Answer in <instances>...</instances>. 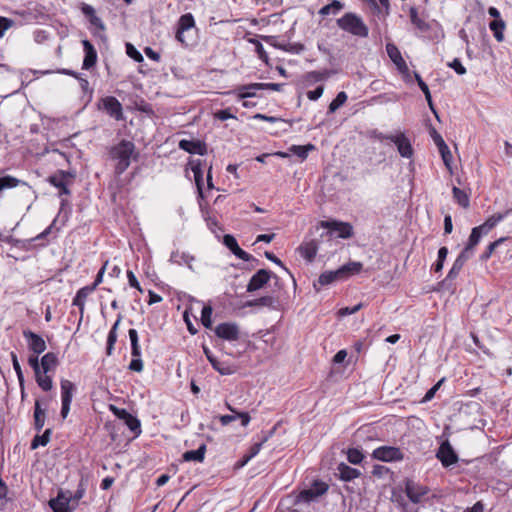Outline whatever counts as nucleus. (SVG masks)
Instances as JSON below:
<instances>
[{
    "mask_svg": "<svg viewBox=\"0 0 512 512\" xmlns=\"http://www.w3.org/2000/svg\"><path fill=\"white\" fill-rule=\"evenodd\" d=\"M386 52L391 59V61L397 66L398 70L402 73H405L408 71V66L403 59L400 50L398 47L393 43H387L386 44Z\"/></svg>",
    "mask_w": 512,
    "mask_h": 512,
    "instance_id": "17",
    "label": "nucleus"
},
{
    "mask_svg": "<svg viewBox=\"0 0 512 512\" xmlns=\"http://www.w3.org/2000/svg\"><path fill=\"white\" fill-rule=\"evenodd\" d=\"M277 300L272 296H262L258 299H255L249 302V306H266V307H275Z\"/></svg>",
    "mask_w": 512,
    "mask_h": 512,
    "instance_id": "48",
    "label": "nucleus"
},
{
    "mask_svg": "<svg viewBox=\"0 0 512 512\" xmlns=\"http://www.w3.org/2000/svg\"><path fill=\"white\" fill-rule=\"evenodd\" d=\"M503 220V216L499 215V213H495L491 215L487 220L479 225V227L488 234L499 222Z\"/></svg>",
    "mask_w": 512,
    "mask_h": 512,
    "instance_id": "42",
    "label": "nucleus"
},
{
    "mask_svg": "<svg viewBox=\"0 0 512 512\" xmlns=\"http://www.w3.org/2000/svg\"><path fill=\"white\" fill-rule=\"evenodd\" d=\"M233 254L241 259V260H244V261H255L257 262V259H255L251 254L247 253L246 251H244L243 249H241L240 247H238L234 252Z\"/></svg>",
    "mask_w": 512,
    "mask_h": 512,
    "instance_id": "59",
    "label": "nucleus"
},
{
    "mask_svg": "<svg viewBox=\"0 0 512 512\" xmlns=\"http://www.w3.org/2000/svg\"><path fill=\"white\" fill-rule=\"evenodd\" d=\"M81 12L84 14V16L89 20L92 17L96 16V11L93 8V6L87 4V3H81L80 6Z\"/></svg>",
    "mask_w": 512,
    "mask_h": 512,
    "instance_id": "61",
    "label": "nucleus"
},
{
    "mask_svg": "<svg viewBox=\"0 0 512 512\" xmlns=\"http://www.w3.org/2000/svg\"><path fill=\"white\" fill-rule=\"evenodd\" d=\"M110 410L113 412V414L118 417L119 419L125 421L130 416V413L124 409V408H118L114 405H110Z\"/></svg>",
    "mask_w": 512,
    "mask_h": 512,
    "instance_id": "58",
    "label": "nucleus"
},
{
    "mask_svg": "<svg viewBox=\"0 0 512 512\" xmlns=\"http://www.w3.org/2000/svg\"><path fill=\"white\" fill-rule=\"evenodd\" d=\"M284 84L282 83H254V86L251 88L260 89V90H273V91H281Z\"/></svg>",
    "mask_w": 512,
    "mask_h": 512,
    "instance_id": "52",
    "label": "nucleus"
},
{
    "mask_svg": "<svg viewBox=\"0 0 512 512\" xmlns=\"http://www.w3.org/2000/svg\"><path fill=\"white\" fill-rule=\"evenodd\" d=\"M179 148L190 154L205 155L207 153V146L200 140H187L182 139L178 144Z\"/></svg>",
    "mask_w": 512,
    "mask_h": 512,
    "instance_id": "15",
    "label": "nucleus"
},
{
    "mask_svg": "<svg viewBox=\"0 0 512 512\" xmlns=\"http://www.w3.org/2000/svg\"><path fill=\"white\" fill-rule=\"evenodd\" d=\"M278 279V277L267 269L258 270L251 278L247 285V292H254L264 287L271 279Z\"/></svg>",
    "mask_w": 512,
    "mask_h": 512,
    "instance_id": "11",
    "label": "nucleus"
},
{
    "mask_svg": "<svg viewBox=\"0 0 512 512\" xmlns=\"http://www.w3.org/2000/svg\"><path fill=\"white\" fill-rule=\"evenodd\" d=\"M344 4L338 0H333L330 4L323 6L319 10V14L322 16L329 15L330 13L336 14L338 11L343 9Z\"/></svg>",
    "mask_w": 512,
    "mask_h": 512,
    "instance_id": "45",
    "label": "nucleus"
},
{
    "mask_svg": "<svg viewBox=\"0 0 512 512\" xmlns=\"http://www.w3.org/2000/svg\"><path fill=\"white\" fill-rule=\"evenodd\" d=\"M252 86H254V83L240 85V86H237L231 93L236 95V97L238 99H246V98L256 97L257 91H260V89L251 88Z\"/></svg>",
    "mask_w": 512,
    "mask_h": 512,
    "instance_id": "30",
    "label": "nucleus"
},
{
    "mask_svg": "<svg viewBox=\"0 0 512 512\" xmlns=\"http://www.w3.org/2000/svg\"><path fill=\"white\" fill-rule=\"evenodd\" d=\"M281 48H282V51L298 54L304 50V45L301 43H294V44L287 43V45L282 46Z\"/></svg>",
    "mask_w": 512,
    "mask_h": 512,
    "instance_id": "57",
    "label": "nucleus"
},
{
    "mask_svg": "<svg viewBox=\"0 0 512 512\" xmlns=\"http://www.w3.org/2000/svg\"><path fill=\"white\" fill-rule=\"evenodd\" d=\"M126 53L136 62L140 63L143 61L142 54L131 43H126Z\"/></svg>",
    "mask_w": 512,
    "mask_h": 512,
    "instance_id": "53",
    "label": "nucleus"
},
{
    "mask_svg": "<svg viewBox=\"0 0 512 512\" xmlns=\"http://www.w3.org/2000/svg\"><path fill=\"white\" fill-rule=\"evenodd\" d=\"M337 471L339 479L345 482L352 481L361 475L358 469L352 468L343 462L337 466Z\"/></svg>",
    "mask_w": 512,
    "mask_h": 512,
    "instance_id": "25",
    "label": "nucleus"
},
{
    "mask_svg": "<svg viewBox=\"0 0 512 512\" xmlns=\"http://www.w3.org/2000/svg\"><path fill=\"white\" fill-rule=\"evenodd\" d=\"M314 149H315V146L313 144H307V145H292L289 150L294 155H296L300 159L304 160L307 158L308 153Z\"/></svg>",
    "mask_w": 512,
    "mask_h": 512,
    "instance_id": "38",
    "label": "nucleus"
},
{
    "mask_svg": "<svg viewBox=\"0 0 512 512\" xmlns=\"http://www.w3.org/2000/svg\"><path fill=\"white\" fill-rule=\"evenodd\" d=\"M298 251L303 258L312 262L317 254L318 244L315 240L303 243L299 246Z\"/></svg>",
    "mask_w": 512,
    "mask_h": 512,
    "instance_id": "26",
    "label": "nucleus"
},
{
    "mask_svg": "<svg viewBox=\"0 0 512 512\" xmlns=\"http://www.w3.org/2000/svg\"><path fill=\"white\" fill-rule=\"evenodd\" d=\"M129 339L131 342V355L132 357H141V349L139 346L138 332L135 329L128 331Z\"/></svg>",
    "mask_w": 512,
    "mask_h": 512,
    "instance_id": "39",
    "label": "nucleus"
},
{
    "mask_svg": "<svg viewBox=\"0 0 512 512\" xmlns=\"http://www.w3.org/2000/svg\"><path fill=\"white\" fill-rule=\"evenodd\" d=\"M453 199L462 207L468 208L470 206L469 195L462 189L453 186L452 188Z\"/></svg>",
    "mask_w": 512,
    "mask_h": 512,
    "instance_id": "35",
    "label": "nucleus"
},
{
    "mask_svg": "<svg viewBox=\"0 0 512 512\" xmlns=\"http://www.w3.org/2000/svg\"><path fill=\"white\" fill-rule=\"evenodd\" d=\"M372 457L383 462H394L402 460L404 455L398 447L381 446L373 451Z\"/></svg>",
    "mask_w": 512,
    "mask_h": 512,
    "instance_id": "8",
    "label": "nucleus"
},
{
    "mask_svg": "<svg viewBox=\"0 0 512 512\" xmlns=\"http://www.w3.org/2000/svg\"><path fill=\"white\" fill-rule=\"evenodd\" d=\"M82 45L85 52L82 68L88 70L96 64L97 52L89 40H83Z\"/></svg>",
    "mask_w": 512,
    "mask_h": 512,
    "instance_id": "20",
    "label": "nucleus"
},
{
    "mask_svg": "<svg viewBox=\"0 0 512 512\" xmlns=\"http://www.w3.org/2000/svg\"><path fill=\"white\" fill-rule=\"evenodd\" d=\"M489 27L498 42L503 41V31L505 29V22L502 19H494L490 22Z\"/></svg>",
    "mask_w": 512,
    "mask_h": 512,
    "instance_id": "37",
    "label": "nucleus"
},
{
    "mask_svg": "<svg viewBox=\"0 0 512 512\" xmlns=\"http://www.w3.org/2000/svg\"><path fill=\"white\" fill-rule=\"evenodd\" d=\"M223 243L232 253L239 247L236 238L230 234L223 237Z\"/></svg>",
    "mask_w": 512,
    "mask_h": 512,
    "instance_id": "54",
    "label": "nucleus"
},
{
    "mask_svg": "<svg viewBox=\"0 0 512 512\" xmlns=\"http://www.w3.org/2000/svg\"><path fill=\"white\" fill-rule=\"evenodd\" d=\"M124 423L127 425V427L135 433L136 436H138L141 433V423L140 420L130 414V416L125 419Z\"/></svg>",
    "mask_w": 512,
    "mask_h": 512,
    "instance_id": "50",
    "label": "nucleus"
},
{
    "mask_svg": "<svg viewBox=\"0 0 512 512\" xmlns=\"http://www.w3.org/2000/svg\"><path fill=\"white\" fill-rule=\"evenodd\" d=\"M337 26L344 32L358 37L367 38L369 36V28L358 14L347 12L336 20Z\"/></svg>",
    "mask_w": 512,
    "mask_h": 512,
    "instance_id": "2",
    "label": "nucleus"
},
{
    "mask_svg": "<svg viewBox=\"0 0 512 512\" xmlns=\"http://www.w3.org/2000/svg\"><path fill=\"white\" fill-rule=\"evenodd\" d=\"M92 292H94V290L87 285V286H84V287L80 288L77 291L75 297L73 298L72 305L77 306L79 308L80 321L83 318L84 308H85V301H86L87 297Z\"/></svg>",
    "mask_w": 512,
    "mask_h": 512,
    "instance_id": "24",
    "label": "nucleus"
},
{
    "mask_svg": "<svg viewBox=\"0 0 512 512\" xmlns=\"http://www.w3.org/2000/svg\"><path fill=\"white\" fill-rule=\"evenodd\" d=\"M61 386V401L62 403L71 404L76 387L74 383L69 380L63 379L60 383Z\"/></svg>",
    "mask_w": 512,
    "mask_h": 512,
    "instance_id": "27",
    "label": "nucleus"
},
{
    "mask_svg": "<svg viewBox=\"0 0 512 512\" xmlns=\"http://www.w3.org/2000/svg\"><path fill=\"white\" fill-rule=\"evenodd\" d=\"M36 382L43 391H49L53 387L52 378L48 375H42L41 372L35 375Z\"/></svg>",
    "mask_w": 512,
    "mask_h": 512,
    "instance_id": "47",
    "label": "nucleus"
},
{
    "mask_svg": "<svg viewBox=\"0 0 512 512\" xmlns=\"http://www.w3.org/2000/svg\"><path fill=\"white\" fill-rule=\"evenodd\" d=\"M195 27V20L191 13H186L180 16L177 22L176 39L184 46H189L190 43L185 37V32L190 31Z\"/></svg>",
    "mask_w": 512,
    "mask_h": 512,
    "instance_id": "7",
    "label": "nucleus"
},
{
    "mask_svg": "<svg viewBox=\"0 0 512 512\" xmlns=\"http://www.w3.org/2000/svg\"><path fill=\"white\" fill-rule=\"evenodd\" d=\"M471 258V256L465 254L464 252H460L457 258L455 259L451 269L449 270L444 282L448 280H454L462 270L465 263Z\"/></svg>",
    "mask_w": 512,
    "mask_h": 512,
    "instance_id": "23",
    "label": "nucleus"
},
{
    "mask_svg": "<svg viewBox=\"0 0 512 512\" xmlns=\"http://www.w3.org/2000/svg\"><path fill=\"white\" fill-rule=\"evenodd\" d=\"M362 267L363 265L361 262H349L338 268V270H343L341 277L342 280H346L350 276L358 274L362 270Z\"/></svg>",
    "mask_w": 512,
    "mask_h": 512,
    "instance_id": "34",
    "label": "nucleus"
},
{
    "mask_svg": "<svg viewBox=\"0 0 512 512\" xmlns=\"http://www.w3.org/2000/svg\"><path fill=\"white\" fill-rule=\"evenodd\" d=\"M329 485L321 480H314L311 486L303 489L296 497V503H310L327 493Z\"/></svg>",
    "mask_w": 512,
    "mask_h": 512,
    "instance_id": "3",
    "label": "nucleus"
},
{
    "mask_svg": "<svg viewBox=\"0 0 512 512\" xmlns=\"http://www.w3.org/2000/svg\"><path fill=\"white\" fill-rule=\"evenodd\" d=\"M203 350L212 367L221 375H231L234 372L229 365L218 361L209 348L204 347Z\"/></svg>",
    "mask_w": 512,
    "mask_h": 512,
    "instance_id": "22",
    "label": "nucleus"
},
{
    "mask_svg": "<svg viewBox=\"0 0 512 512\" xmlns=\"http://www.w3.org/2000/svg\"><path fill=\"white\" fill-rule=\"evenodd\" d=\"M485 235L487 234L479 226L473 227L468 241L465 247L462 249V252L472 257L475 251V247L479 244L481 238Z\"/></svg>",
    "mask_w": 512,
    "mask_h": 512,
    "instance_id": "19",
    "label": "nucleus"
},
{
    "mask_svg": "<svg viewBox=\"0 0 512 512\" xmlns=\"http://www.w3.org/2000/svg\"><path fill=\"white\" fill-rule=\"evenodd\" d=\"M23 336L27 340L28 348L35 354L39 355L46 350L45 340L38 334L25 330Z\"/></svg>",
    "mask_w": 512,
    "mask_h": 512,
    "instance_id": "14",
    "label": "nucleus"
},
{
    "mask_svg": "<svg viewBox=\"0 0 512 512\" xmlns=\"http://www.w3.org/2000/svg\"><path fill=\"white\" fill-rule=\"evenodd\" d=\"M51 434L52 429L48 428L42 435H36L31 442V448L36 449L38 446H46L50 441Z\"/></svg>",
    "mask_w": 512,
    "mask_h": 512,
    "instance_id": "43",
    "label": "nucleus"
},
{
    "mask_svg": "<svg viewBox=\"0 0 512 512\" xmlns=\"http://www.w3.org/2000/svg\"><path fill=\"white\" fill-rule=\"evenodd\" d=\"M346 101L347 94L344 91L339 92L328 106L329 113H333L338 110Z\"/></svg>",
    "mask_w": 512,
    "mask_h": 512,
    "instance_id": "46",
    "label": "nucleus"
},
{
    "mask_svg": "<svg viewBox=\"0 0 512 512\" xmlns=\"http://www.w3.org/2000/svg\"><path fill=\"white\" fill-rule=\"evenodd\" d=\"M127 278H128V283L131 287H133V288L137 289L139 292L143 293V289L141 288L140 283L137 280L133 271H131V270L127 271Z\"/></svg>",
    "mask_w": 512,
    "mask_h": 512,
    "instance_id": "60",
    "label": "nucleus"
},
{
    "mask_svg": "<svg viewBox=\"0 0 512 512\" xmlns=\"http://www.w3.org/2000/svg\"><path fill=\"white\" fill-rule=\"evenodd\" d=\"M363 307V304L362 303H359L353 307H344V308H341L338 312H337V315L339 317H345V316H348V315H352V314H355L356 312H358L361 308Z\"/></svg>",
    "mask_w": 512,
    "mask_h": 512,
    "instance_id": "55",
    "label": "nucleus"
},
{
    "mask_svg": "<svg viewBox=\"0 0 512 512\" xmlns=\"http://www.w3.org/2000/svg\"><path fill=\"white\" fill-rule=\"evenodd\" d=\"M390 142L395 144L399 154L403 158H411L413 156V147L404 133L399 132L396 135H392Z\"/></svg>",
    "mask_w": 512,
    "mask_h": 512,
    "instance_id": "13",
    "label": "nucleus"
},
{
    "mask_svg": "<svg viewBox=\"0 0 512 512\" xmlns=\"http://www.w3.org/2000/svg\"><path fill=\"white\" fill-rule=\"evenodd\" d=\"M188 165L194 174V180L197 187L198 198L204 199L203 192V171H202V162L199 159L190 160Z\"/></svg>",
    "mask_w": 512,
    "mask_h": 512,
    "instance_id": "18",
    "label": "nucleus"
},
{
    "mask_svg": "<svg viewBox=\"0 0 512 512\" xmlns=\"http://www.w3.org/2000/svg\"><path fill=\"white\" fill-rule=\"evenodd\" d=\"M276 427L272 428L270 431L266 433H262L259 442L253 444L251 448L249 449V453L247 454L251 459L255 457L260 450L262 449V446L264 443H266L275 433Z\"/></svg>",
    "mask_w": 512,
    "mask_h": 512,
    "instance_id": "32",
    "label": "nucleus"
},
{
    "mask_svg": "<svg viewBox=\"0 0 512 512\" xmlns=\"http://www.w3.org/2000/svg\"><path fill=\"white\" fill-rule=\"evenodd\" d=\"M67 204H68V201L66 199L61 200L60 211H59L57 217L52 221V223L43 232L38 234L33 240H41L51 233L52 229L56 226V223L58 221V218L60 217L62 210L64 209V207Z\"/></svg>",
    "mask_w": 512,
    "mask_h": 512,
    "instance_id": "44",
    "label": "nucleus"
},
{
    "mask_svg": "<svg viewBox=\"0 0 512 512\" xmlns=\"http://www.w3.org/2000/svg\"><path fill=\"white\" fill-rule=\"evenodd\" d=\"M320 225L328 230L327 234L329 236H333L335 234L339 238L347 239L353 235V227L347 222H340L336 220L321 221Z\"/></svg>",
    "mask_w": 512,
    "mask_h": 512,
    "instance_id": "6",
    "label": "nucleus"
},
{
    "mask_svg": "<svg viewBox=\"0 0 512 512\" xmlns=\"http://www.w3.org/2000/svg\"><path fill=\"white\" fill-rule=\"evenodd\" d=\"M331 75V71L324 69L322 71H310L305 75L307 82H320L327 79Z\"/></svg>",
    "mask_w": 512,
    "mask_h": 512,
    "instance_id": "40",
    "label": "nucleus"
},
{
    "mask_svg": "<svg viewBox=\"0 0 512 512\" xmlns=\"http://www.w3.org/2000/svg\"><path fill=\"white\" fill-rule=\"evenodd\" d=\"M447 66L452 68L458 75H464L466 73V68L458 58H454L451 62H448Z\"/></svg>",
    "mask_w": 512,
    "mask_h": 512,
    "instance_id": "56",
    "label": "nucleus"
},
{
    "mask_svg": "<svg viewBox=\"0 0 512 512\" xmlns=\"http://www.w3.org/2000/svg\"><path fill=\"white\" fill-rule=\"evenodd\" d=\"M323 91H324V87L322 85H320L317 88H315L314 90L308 91L307 97L311 101H316L322 96Z\"/></svg>",
    "mask_w": 512,
    "mask_h": 512,
    "instance_id": "64",
    "label": "nucleus"
},
{
    "mask_svg": "<svg viewBox=\"0 0 512 512\" xmlns=\"http://www.w3.org/2000/svg\"><path fill=\"white\" fill-rule=\"evenodd\" d=\"M19 185H27V183L10 175L0 177V192L4 189L15 188Z\"/></svg>",
    "mask_w": 512,
    "mask_h": 512,
    "instance_id": "36",
    "label": "nucleus"
},
{
    "mask_svg": "<svg viewBox=\"0 0 512 512\" xmlns=\"http://www.w3.org/2000/svg\"><path fill=\"white\" fill-rule=\"evenodd\" d=\"M135 154V144L132 141L122 139L118 144L111 147L109 155L117 163L115 173L123 174L131 164V158Z\"/></svg>",
    "mask_w": 512,
    "mask_h": 512,
    "instance_id": "1",
    "label": "nucleus"
},
{
    "mask_svg": "<svg viewBox=\"0 0 512 512\" xmlns=\"http://www.w3.org/2000/svg\"><path fill=\"white\" fill-rule=\"evenodd\" d=\"M28 364L33 369L35 375L41 372V362H39L37 354L28 358Z\"/></svg>",
    "mask_w": 512,
    "mask_h": 512,
    "instance_id": "63",
    "label": "nucleus"
},
{
    "mask_svg": "<svg viewBox=\"0 0 512 512\" xmlns=\"http://www.w3.org/2000/svg\"><path fill=\"white\" fill-rule=\"evenodd\" d=\"M212 312H213V309L209 305L204 306L203 309H202V312H201V322H202V325L205 328L210 329L212 327V319H211Z\"/></svg>",
    "mask_w": 512,
    "mask_h": 512,
    "instance_id": "51",
    "label": "nucleus"
},
{
    "mask_svg": "<svg viewBox=\"0 0 512 512\" xmlns=\"http://www.w3.org/2000/svg\"><path fill=\"white\" fill-rule=\"evenodd\" d=\"M49 506L53 512H72V510L75 508V506H70L57 497L49 501Z\"/></svg>",
    "mask_w": 512,
    "mask_h": 512,
    "instance_id": "41",
    "label": "nucleus"
},
{
    "mask_svg": "<svg viewBox=\"0 0 512 512\" xmlns=\"http://www.w3.org/2000/svg\"><path fill=\"white\" fill-rule=\"evenodd\" d=\"M436 457L445 468L457 463L459 460L457 453L448 440L440 444Z\"/></svg>",
    "mask_w": 512,
    "mask_h": 512,
    "instance_id": "10",
    "label": "nucleus"
},
{
    "mask_svg": "<svg viewBox=\"0 0 512 512\" xmlns=\"http://www.w3.org/2000/svg\"><path fill=\"white\" fill-rule=\"evenodd\" d=\"M75 178V172L73 171H65V170H57L54 174L50 175L47 181L59 189V196L62 195H70L71 191L68 188V185Z\"/></svg>",
    "mask_w": 512,
    "mask_h": 512,
    "instance_id": "4",
    "label": "nucleus"
},
{
    "mask_svg": "<svg viewBox=\"0 0 512 512\" xmlns=\"http://www.w3.org/2000/svg\"><path fill=\"white\" fill-rule=\"evenodd\" d=\"M428 492L429 488L427 486L420 485L412 480H407L405 483V493L408 499L414 504L420 503Z\"/></svg>",
    "mask_w": 512,
    "mask_h": 512,
    "instance_id": "12",
    "label": "nucleus"
},
{
    "mask_svg": "<svg viewBox=\"0 0 512 512\" xmlns=\"http://www.w3.org/2000/svg\"><path fill=\"white\" fill-rule=\"evenodd\" d=\"M206 453V445L201 444L196 450H189L183 453L182 459L185 462H202Z\"/></svg>",
    "mask_w": 512,
    "mask_h": 512,
    "instance_id": "28",
    "label": "nucleus"
},
{
    "mask_svg": "<svg viewBox=\"0 0 512 512\" xmlns=\"http://www.w3.org/2000/svg\"><path fill=\"white\" fill-rule=\"evenodd\" d=\"M409 16L411 23L421 32H427L430 30V25L422 18L418 16L416 7L409 9Z\"/></svg>",
    "mask_w": 512,
    "mask_h": 512,
    "instance_id": "31",
    "label": "nucleus"
},
{
    "mask_svg": "<svg viewBox=\"0 0 512 512\" xmlns=\"http://www.w3.org/2000/svg\"><path fill=\"white\" fill-rule=\"evenodd\" d=\"M364 458L361 450L357 448H349L347 450V460L354 465L360 464Z\"/></svg>",
    "mask_w": 512,
    "mask_h": 512,
    "instance_id": "49",
    "label": "nucleus"
},
{
    "mask_svg": "<svg viewBox=\"0 0 512 512\" xmlns=\"http://www.w3.org/2000/svg\"><path fill=\"white\" fill-rule=\"evenodd\" d=\"M81 12L84 14V16L89 20L92 17L96 16V11L93 8V6L87 4V3H81L80 6Z\"/></svg>",
    "mask_w": 512,
    "mask_h": 512,
    "instance_id": "62",
    "label": "nucleus"
},
{
    "mask_svg": "<svg viewBox=\"0 0 512 512\" xmlns=\"http://www.w3.org/2000/svg\"><path fill=\"white\" fill-rule=\"evenodd\" d=\"M343 274V270H334V271H325L323 272L317 282L313 283L315 290L319 291L322 286H327L336 281H343L341 275Z\"/></svg>",
    "mask_w": 512,
    "mask_h": 512,
    "instance_id": "16",
    "label": "nucleus"
},
{
    "mask_svg": "<svg viewBox=\"0 0 512 512\" xmlns=\"http://www.w3.org/2000/svg\"><path fill=\"white\" fill-rule=\"evenodd\" d=\"M121 320H122V315L119 314L118 317H117V320L115 321V323L113 324L111 330L108 333V336H107V346H106V354L108 356H111L112 353H113L114 345H115V343L117 341V329H118V326H119Z\"/></svg>",
    "mask_w": 512,
    "mask_h": 512,
    "instance_id": "29",
    "label": "nucleus"
},
{
    "mask_svg": "<svg viewBox=\"0 0 512 512\" xmlns=\"http://www.w3.org/2000/svg\"><path fill=\"white\" fill-rule=\"evenodd\" d=\"M43 401V399H36L34 403V428L37 432L43 429L46 420V409L42 408Z\"/></svg>",
    "mask_w": 512,
    "mask_h": 512,
    "instance_id": "21",
    "label": "nucleus"
},
{
    "mask_svg": "<svg viewBox=\"0 0 512 512\" xmlns=\"http://www.w3.org/2000/svg\"><path fill=\"white\" fill-rule=\"evenodd\" d=\"M215 335L226 341H237L240 338L239 325L233 322L218 324L214 329Z\"/></svg>",
    "mask_w": 512,
    "mask_h": 512,
    "instance_id": "9",
    "label": "nucleus"
},
{
    "mask_svg": "<svg viewBox=\"0 0 512 512\" xmlns=\"http://www.w3.org/2000/svg\"><path fill=\"white\" fill-rule=\"evenodd\" d=\"M98 109L106 112L117 121L124 119L122 104L114 96H106L99 100Z\"/></svg>",
    "mask_w": 512,
    "mask_h": 512,
    "instance_id": "5",
    "label": "nucleus"
},
{
    "mask_svg": "<svg viewBox=\"0 0 512 512\" xmlns=\"http://www.w3.org/2000/svg\"><path fill=\"white\" fill-rule=\"evenodd\" d=\"M58 365L57 355L53 352L46 353L41 358V370L44 374H47L51 369H54Z\"/></svg>",
    "mask_w": 512,
    "mask_h": 512,
    "instance_id": "33",
    "label": "nucleus"
}]
</instances>
